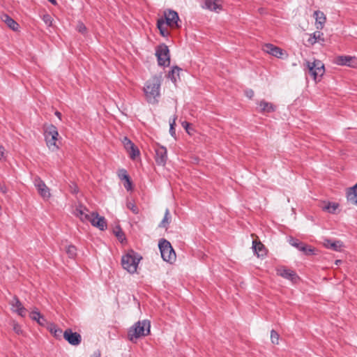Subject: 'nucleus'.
<instances>
[{
    "label": "nucleus",
    "instance_id": "nucleus-1",
    "mask_svg": "<svg viewBox=\"0 0 357 357\" xmlns=\"http://www.w3.org/2000/svg\"><path fill=\"white\" fill-rule=\"evenodd\" d=\"M160 85L161 77L156 75L153 76L146 82L144 91L149 103L155 104L158 102Z\"/></svg>",
    "mask_w": 357,
    "mask_h": 357
},
{
    "label": "nucleus",
    "instance_id": "nucleus-2",
    "mask_svg": "<svg viewBox=\"0 0 357 357\" xmlns=\"http://www.w3.org/2000/svg\"><path fill=\"white\" fill-rule=\"evenodd\" d=\"M151 322L144 319L135 323L128 331V340L135 342L137 339L145 337L150 333Z\"/></svg>",
    "mask_w": 357,
    "mask_h": 357
},
{
    "label": "nucleus",
    "instance_id": "nucleus-3",
    "mask_svg": "<svg viewBox=\"0 0 357 357\" xmlns=\"http://www.w3.org/2000/svg\"><path fill=\"white\" fill-rule=\"evenodd\" d=\"M142 259L137 252L132 250L128 251L121 257V265L123 269L133 274L137 271L138 264Z\"/></svg>",
    "mask_w": 357,
    "mask_h": 357
},
{
    "label": "nucleus",
    "instance_id": "nucleus-4",
    "mask_svg": "<svg viewBox=\"0 0 357 357\" xmlns=\"http://www.w3.org/2000/svg\"><path fill=\"white\" fill-rule=\"evenodd\" d=\"M158 247L161 257L165 261L172 264L176 260V253L167 240L162 238L159 241Z\"/></svg>",
    "mask_w": 357,
    "mask_h": 357
},
{
    "label": "nucleus",
    "instance_id": "nucleus-5",
    "mask_svg": "<svg viewBox=\"0 0 357 357\" xmlns=\"http://www.w3.org/2000/svg\"><path fill=\"white\" fill-rule=\"evenodd\" d=\"M305 65L309 74L315 81L318 77H321L325 73L324 65L320 60L314 59L312 62L307 61Z\"/></svg>",
    "mask_w": 357,
    "mask_h": 357
},
{
    "label": "nucleus",
    "instance_id": "nucleus-6",
    "mask_svg": "<svg viewBox=\"0 0 357 357\" xmlns=\"http://www.w3.org/2000/svg\"><path fill=\"white\" fill-rule=\"evenodd\" d=\"M45 139L47 146L52 151L56 150L58 146L56 144L59 132L57 128L54 125L49 126L45 130Z\"/></svg>",
    "mask_w": 357,
    "mask_h": 357
},
{
    "label": "nucleus",
    "instance_id": "nucleus-7",
    "mask_svg": "<svg viewBox=\"0 0 357 357\" xmlns=\"http://www.w3.org/2000/svg\"><path fill=\"white\" fill-rule=\"evenodd\" d=\"M159 66H169L170 63L169 50L165 44L160 45L155 51Z\"/></svg>",
    "mask_w": 357,
    "mask_h": 357
},
{
    "label": "nucleus",
    "instance_id": "nucleus-8",
    "mask_svg": "<svg viewBox=\"0 0 357 357\" xmlns=\"http://www.w3.org/2000/svg\"><path fill=\"white\" fill-rule=\"evenodd\" d=\"M33 183L39 195L44 199H48L50 197L51 194L49 188L39 176H36L34 177Z\"/></svg>",
    "mask_w": 357,
    "mask_h": 357
},
{
    "label": "nucleus",
    "instance_id": "nucleus-9",
    "mask_svg": "<svg viewBox=\"0 0 357 357\" xmlns=\"http://www.w3.org/2000/svg\"><path fill=\"white\" fill-rule=\"evenodd\" d=\"M291 245L296 248L298 250L303 252L305 255L310 256L315 255V250L310 246L299 241L298 239L291 237L289 240Z\"/></svg>",
    "mask_w": 357,
    "mask_h": 357
},
{
    "label": "nucleus",
    "instance_id": "nucleus-10",
    "mask_svg": "<svg viewBox=\"0 0 357 357\" xmlns=\"http://www.w3.org/2000/svg\"><path fill=\"white\" fill-rule=\"evenodd\" d=\"M165 15V23L166 25L169 26L171 27H179L178 24L179 17L177 12L169 9L165 10L164 13Z\"/></svg>",
    "mask_w": 357,
    "mask_h": 357
},
{
    "label": "nucleus",
    "instance_id": "nucleus-11",
    "mask_svg": "<svg viewBox=\"0 0 357 357\" xmlns=\"http://www.w3.org/2000/svg\"><path fill=\"white\" fill-rule=\"evenodd\" d=\"M63 338L71 345L77 346L82 342V336L77 332H73L70 328H67L63 332Z\"/></svg>",
    "mask_w": 357,
    "mask_h": 357
},
{
    "label": "nucleus",
    "instance_id": "nucleus-12",
    "mask_svg": "<svg viewBox=\"0 0 357 357\" xmlns=\"http://www.w3.org/2000/svg\"><path fill=\"white\" fill-rule=\"evenodd\" d=\"M155 160L158 165H165L167 160V151L165 146H160L155 149Z\"/></svg>",
    "mask_w": 357,
    "mask_h": 357
},
{
    "label": "nucleus",
    "instance_id": "nucleus-13",
    "mask_svg": "<svg viewBox=\"0 0 357 357\" xmlns=\"http://www.w3.org/2000/svg\"><path fill=\"white\" fill-rule=\"evenodd\" d=\"M93 227L98 228L101 231L107 229V222L103 216H100L98 213H92V218L89 221Z\"/></svg>",
    "mask_w": 357,
    "mask_h": 357
},
{
    "label": "nucleus",
    "instance_id": "nucleus-14",
    "mask_svg": "<svg viewBox=\"0 0 357 357\" xmlns=\"http://www.w3.org/2000/svg\"><path fill=\"white\" fill-rule=\"evenodd\" d=\"M74 214L82 222H89L92 218V213H89V210L82 204L76 207Z\"/></svg>",
    "mask_w": 357,
    "mask_h": 357
},
{
    "label": "nucleus",
    "instance_id": "nucleus-15",
    "mask_svg": "<svg viewBox=\"0 0 357 357\" xmlns=\"http://www.w3.org/2000/svg\"><path fill=\"white\" fill-rule=\"evenodd\" d=\"M30 318L36 321L40 326H45L47 324V319L40 313L37 308H34L29 314Z\"/></svg>",
    "mask_w": 357,
    "mask_h": 357
},
{
    "label": "nucleus",
    "instance_id": "nucleus-16",
    "mask_svg": "<svg viewBox=\"0 0 357 357\" xmlns=\"http://www.w3.org/2000/svg\"><path fill=\"white\" fill-rule=\"evenodd\" d=\"M12 307L13 310L17 312L20 316L24 317L26 315V310L22 305L20 301L17 297H14L12 301Z\"/></svg>",
    "mask_w": 357,
    "mask_h": 357
},
{
    "label": "nucleus",
    "instance_id": "nucleus-17",
    "mask_svg": "<svg viewBox=\"0 0 357 357\" xmlns=\"http://www.w3.org/2000/svg\"><path fill=\"white\" fill-rule=\"evenodd\" d=\"M264 50L268 54L277 58H281L282 55V50L271 43L266 44L264 45Z\"/></svg>",
    "mask_w": 357,
    "mask_h": 357
},
{
    "label": "nucleus",
    "instance_id": "nucleus-18",
    "mask_svg": "<svg viewBox=\"0 0 357 357\" xmlns=\"http://www.w3.org/2000/svg\"><path fill=\"white\" fill-rule=\"evenodd\" d=\"M258 105L259 107V112L261 113H271L273 112L276 109L273 104L269 102H266L264 100H261Z\"/></svg>",
    "mask_w": 357,
    "mask_h": 357
},
{
    "label": "nucleus",
    "instance_id": "nucleus-19",
    "mask_svg": "<svg viewBox=\"0 0 357 357\" xmlns=\"http://www.w3.org/2000/svg\"><path fill=\"white\" fill-rule=\"evenodd\" d=\"M354 57L351 56H339L335 59V63L339 66H347L349 67H354L352 63Z\"/></svg>",
    "mask_w": 357,
    "mask_h": 357
},
{
    "label": "nucleus",
    "instance_id": "nucleus-20",
    "mask_svg": "<svg viewBox=\"0 0 357 357\" xmlns=\"http://www.w3.org/2000/svg\"><path fill=\"white\" fill-rule=\"evenodd\" d=\"M324 245L328 249H331L334 251H340L342 247V243L340 241H331L330 239H325L324 241Z\"/></svg>",
    "mask_w": 357,
    "mask_h": 357
},
{
    "label": "nucleus",
    "instance_id": "nucleus-21",
    "mask_svg": "<svg viewBox=\"0 0 357 357\" xmlns=\"http://www.w3.org/2000/svg\"><path fill=\"white\" fill-rule=\"evenodd\" d=\"M314 17L316 20L317 29H321L326 20L324 13L320 10H316L314 12Z\"/></svg>",
    "mask_w": 357,
    "mask_h": 357
},
{
    "label": "nucleus",
    "instance_id": "nucleus-22",
    "mask_svg": "<svg viewBox=\"0 0 357 357\" xmlns=\"http://www.w3.org/2000/svg\"><path fill=\"white\" fill-rule=\"evenodd\" d=\"M3 22L13 31H17L19 28V24L9 15L3 14L1 17Z\"/></svg>",
    "mask_w": 357,
    "mask_h": 357
},
{
    "label": "nucleus",
    "instance_id": "nucleus-23",
    "mask_svg": "<svg viewBox=\"0 0 357 357\" xmlns=\"http://www.w3.org/2000/svg\"><path fill=\"white\" fill-rule=\"evenodd\" d=\"M323 33L320 31H314L312 34L310 35V38L307 40L309 44L313 45L317 42H324V39L323 38Z\"/></svg>",
    "mask_w": 357,
    "mask_h": 357
},
{
    "label": "nucleus",
    "instance_id": "nucleus-24",
    "mask_svg": "<svg viewBox=\"0 0 357 357\" xmlns=\"http://www.w3.org/2000/svg\"><path fill=\"white\" fill-rule=\"evenodd\" d=\"M347 197L348 201L357 206V183L349 188Z\"/></svg>",
    "mask_w": 357,
    "mask_h": 357
},
{
    "label": "nucleus",
    "instance_id": "nucleus-25",
    "mask_svg": "<svg viewBox=\"0 0 357 357\" xmlns=\"http://www.w3.org/2000/svg\"><path fill=\"white\" fill-rule=\"evenodd\" d=\"M172 216L169 208H166L165 215L162 221L159 224V227L167 229L171 222Z\"/></svg>",
    "mask_w": 357,
    "mask_h": 357
},
{
    "label": "nucleus",
    "instance_id": "nucleus-26",
    "mask_svg": "<svg viewBox=\"0 0 357 357\" xmlns=\"http://www.w3.org/2000/svg\"><path fill=\"white\" fill-rule=\"evenodd\" d=\"M182 69L177 66H173L172 70L169 73L168 77L172 81V82L175 83L178 79H179V73Z\"/></svg>",
    "mask_w": 357,
    "mask_h": 357
},
{
    "label": "nucleus",
    "instance_id": "nucleus-27",
    "mask_svg": "<svg viewBox=\"0 0 357 357\" xmlns=\"http://www.w3.org/2000/svg\"><path fill=\"white\" fill-rule=\"evenodd\" d=\"M252 248L258 257L265 255L264 246L261 243L252 241Z\"/></svg>",
    "mask_w": 357,
    "mask_h": 357
},
{
    "label": "nucleus",
    "instance_id": "nucleus-28",
    "mask_svg": "<svg viewBox=\"0 0 357 357\" xmlns=\"http://www.w3.org/2000/svg\"><path fill=\"white\" fill-rule=\"evenodd\" d=\"M279 275H281L282 278L293 280L296 276V273L294 271H291L290 269L283 268L281 270H279Z\"/></svg>",
    "mask_w": 357,
    "mask_h": 357
},
{
    "label": "nucleus",
    "instance_id": "nucleus-29",
    "mask_svg": "<svg viewBox=\"0 0 357 357\" xmlns=\"http://www.w3.org/2000/svg\"><path fill=\"white\" fill-rule=\"evenodd\" d=\"M165 20L162 18L159 19L157 22V27L159 29L160 34L164 37L168 36L169 34L167 29L165 27Z\"/></svg>",
    "mask_w": 357,
    "mask_h": 357
},
{
    "label": "nucleus",
    "instance_id": "nucleus-30",
    "mask_svg": "<svg viewBox=\"0 0 357 357\" xmlns=\"http://www.w3.org/2000/svg\"><path fill=\"white\" fill-rule=\"evenodd\" d=\"M50 331L52 334L54 335V336L56 338H60L62 334V330L57 328L56 326L54 324H50V326L48 327Z\"/></svg>",
    "mask_w": 357,
    "mask_h": 357
},
{
    "label": "nucleus",
    "instance_id": "nucleus-31",
    "mask_svg": "<svg viewBox=\"0 0 357 357\" xmlns=\"http://www.w3.org/2000/svg\"><path fill=\"white\" fill-rule=\"evenodd\" d=\"M338 207V204L336 203L328 202L326 205L323 206V209L330 213H335V211Z\"/></svg>",
    "mask_w": 357,
    "mask_h": 357
},
{
    "label": "nucleus",
    "instance_id": "nucleus-32",
    "mask_svg": "<svg viewBox=\"0 0 357 357\" xmlns=\"http://www.w3.org/2000/svg\"><path fill=\"white\" fill-rule=\"evenodd\" d=\"M205 6L208 10L213 11L216 10L219 8L217 2L215 0H206Z\"/></svg>",
    "mask_w": 357,
    "mask_h": 357
},
{
    "label": "nucleus",
    "instance_id": "nucleus-33",
    "mask_svg": "<svg viewBox=\"0 0 357 357\" xmlns=\"http://www.w3.org/2000/svg\"><path fill=\"white\" fill-rule=\"evenodd\" d=\"M66 252L71 259H74L77 255V248L73 245H70L66 247Z\"/></svg>",
    "mask_w": 357,
    "mask_h": 357
},
{
    "label": "nucleus",
    "instance_id": "nucleus-34",
    "mask_svg": "<svg viewBox=\"0 0 357 357\" xmlns=\"http://www.w3.org/2000/svg\"><path fill=\"white\" fill-rule=\"evenodd\" d=\"M127 151L129 153L130 158L132 160H135L140 154L139 150L135 145Z\"/></svg>",
    "mask_w": 357,
    "mask_h": 357
},
{
    "label": "nucleus",
    "instance_id": "nucleus-35",
    "mask_svg": "<svg viewBox=\"0 0 357 357\" xmlns=\"http://www.w3.org/2000/svg\"><path fill=\"white\" fill-rule=\"evenodd\" d=\"M114 233L119 241L121 242H123L125 240V235L119 226L116 227V229L114 230Z\"/></svg>",
    "mask_w": 357,
    "mask_h": 357
},
{
    "label": "nucleus",
    "instance_id": "nucleus-36",
    "mask_svg": "<svg viewBox=\"0 0 357 357\" xmlns=\"http://www.w3.org/2000/svg\"><path fill=\"white\" fill-rule=\"evenodd\" d=\"M122 143L126 149V151L130 150V148H132L135 144L132 143V142L128 139L127 137H124Z\"/></svg>",
    "mask_w": 357,
    "mask_h": 357
},
{
    "label": "nucleus",
    "instance_id": "nucleus-37",
    "mask_svg": "<svg viewBox=\"0 0 357 357\" xmlns=\"http://www.w3.org/2000/svg\"><path fill=\"white\" fill-rule=\"evenodd\" d=\"M279 338H280L279 334L275 331L272 330L271 331V340L272 343L278 344Z\"/></svg>",
    "mask_w": 357,
    "mask_h": 357
},
{
    "label": "nucleus",
    "instance_id": "nucleus-38",
    "mask_svg": "<svg viewBox=\"0 0 357 357\" xmlns=\"http://www.w3.org/2000/svg\"><path fill=\"white\" fill-rule=\"evenodd\" d=\"M176 117L174 116L173 118L172 121H170V123H169V126H170L169 133L172 137H175V135H176V131L174 129V126L176 124Z\"/></svg>",
    "mask_w": 357,
    "mask_h": 357
},
{
    "label": "nucleus",
    "instance_id": "nucleus-39",
    "mask_svg": "<svg viewBox=\"0 0 357 357\" xmlns=\"http://www.w3.org/2000/svg\"><path fill=\"white\" fill-rule=\"evenodd\" d=\"M127 207L134 213L137 214L139 213L138 207L132 202H128L127 203Z\"/></svg>",
    "mask_w": 357,
    "mask_h": 357
},
{
    "label": "nucleus",
    "instance_id": "nucleus-40",
    "mask_svg": "<svg viewBox=\"0 0 357 357\" xmlns=\"http://www.w3.org/2000/svg\"><path fill=\"white\" fill-rule=\"evenodd\" d=\"M42 19H43V22L45 23V24L47 25L48 26H50L52 25V18L50 15H49V14L43 15Z\"/></svg>",
    "mask_w": 357,
    "mask_h": 357
},
{
    "label": "nucleus",
    "instance_id": "nucleus-41",
    "mask_svg": "<svg viewBox=\"0 0 357 357\" xmlns=\"http://www.w3.org/2000/svg\"><path fill=\"white\" fill-rule=\"evenodd\" d=\"M76 29L78 32H79L81 33H84L86 31V27L84 24V23L79 22L77 25Z\"/></svg>",
    "mask_w": 357,
    "mask_h": 357
},
{
    "label": "nucleus",
    "instance_id": "nucleus-42",
    "mask_svg": "<svg viewBox=\"0 0 357 357\" xmlns=\"http://www.w3.org/2000/svg\"><path fill=\"white\" fill-rule=\"evenodd\" d=\"M119 177L121 180H125L126 181L130 179L129 175L127 174L126 170L121 169L120 173L119 174Z\"/></svg>",
    "mask_w": 357,
    "mask_h": 357
},
{
    "label": "nucleus",
    "instance_id": "nucleus-43",
    "mask_svg": "<svg viewBox=\"0 0 357 357\" xmlns=\"http://www.w3.org/2000/svg\"><path fill=\"white\" fill-rule=\"evenodd\" d=\"M13 331L17 333V335H21L23 333V331L18 324H14L13 325Z\"/></svg>",
    "mask_w": 357,
    "mask_h": 357
},
{
    "label": "nucleus",
    "instance_id": "nucleus-44",
    "mask_svg": "<svg viewBox=\"0 0 357 357\" xmlns=\"http://www.w3.org/2000/svg\"><path fill=\"white\" fill-rule=\"evenodd\" d=\"M124 187L127 190H130L132 189V182L130 181V178L126 181Z\"/></svg>",
    "mask_w": 357,
    "mask_h": 357
},
{
    "label": "nucleus",
    "instance_id": "nucleus-45",
    "mask_svg": "<svg viewBox=\"0 0 357 357\" xmlns=\"http://www.w3.org/2000/svg\"><path fill=\"white\" fill-rule=\"evenodd\" d=\"M245 95L248 98H252L254 96V91L252 89H248L245 91Z\"/></svg>",
    "mask_w": 357,
    "mask_h": 357
},
{
    "label": "nucleus",
    "instance_id": "nucleus-46",
    "mask_svg": "<svg viewBox=\"0 0 357 357\" xmlns=\"http://www.w3.org/2000/svg\"><path fill=\"white\" fill-rule=\"evenodd\" d=\"M5 149L3 146L0 145V160H3L5 158L4 154Z\"/></svg>",
    "mask_w": 357,
    "mask_h": 357
},
{
    "label": "nucleus",
    "instance_id": "nucleus-47",
    "mask_svg": "<svg viewBox=\"0 0 357 357\" xmlns=\"http://www.w3.org/2000/svg\"><path fill=\"white\" fill-rule=\"evenodd\" d=\"M0 191L3 194H6L8 191L6 186L4 184L0 185Z\"/></svg>",
    "mask_w": 357,
    "mask_h": 357
},
{
    "label": "nucleus",
    "instance_id": "nucleus-48",
    "mask_svg": "<svg viewBox=\"0 0 357 357\" xmlns=\"http://www.w3.org/2000/svg\"><path fill=\"white\" fill-rule=\"evenodd\" d=\"M190 126V123L187 121H183L182 123V126L185 129V130L189 132L188 131V126Z\"/></svg>",
    "mask_w": 357,
    "mask_h": 357
},
{
    "label": "nucleus",
    "instance_id": "nucleus-49",
    "mask_svg": "<svg viewBox=\"0 0 357 357\" xmlns=\"http://www.w3.org/2000/svg\"><path fill=\"white\" fill-rule=\"evenodd\" d=\"M55 116H56L60 120H61V113L59 111H56L54 113Z\"/></svg>",
    "mask_w": 357,
    "mask_h": 357
},
{
    "label": "nucleus",
    "instance_id": "nucleus-50",
    "mask_svg": "<svg viewBox=\"0 0 357 357\" xmlns=\"http://www.w3.org/2000/svg\"><path fill=\"white\" fill-rule=\"evenodd\" d=\"M93 357H100V352L99 351H96L93 353Z\"/></svg>",
    "mask_w": 357,
    "mask_h": 357
},
{
    "label": "nucleus",
    "instance_id": "nucleus-51",
    "mask_svg": "<svg viewBox=\"0 0 357 357\" xmlns=\"http://www.w3.org/2000/svg\"><path fill=\"white\" fill-rule=\"evenodd\" d=\"M51 3L56 6L57 5V1L56 0H48Z\"/></svg>",
    "mask_w": 357,
    "mask_h": 357
},
{
    "label": "nucleus",
    "instance_id": "nucleus-52",
    "mask_svg": "<svg viewBox=\"0 0 357 357\" xmlns=\"http://www.w3.org/2000/svg\"><path fill=\"white\" fill-rule=\"evenodd\" d=\"M340 262H341V261H340V260H337V261H336V264H339V263H340Z\"/></svg>",
    "mask_w": 357,
    "mask_h": 357
}]
</instances>
